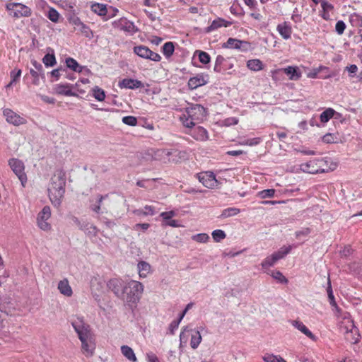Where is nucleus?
<instances>
[{"instance_id": "nucleus-1", "label": "nucleus", "mask_w": 362, "mask_h": 362, "mask_svg": "<svg viewBox=\"0 0 362 362\" xmlns=\"http://www.w3.org/2000/svg\"><path fill=\"white\" fill-rule=\"evenodd\" d=\"M71 324L81 342L82 353L87 357L92 356L95 350V341L90 326L81 319L74 320Z\"/></svg>"}, {"instance_id": "nucleus-2", "label": "nucleus", "mask_w": 362, "mask_h": 362, "mask_svg": "<svg viewBox=\"0 0 362 362\" xmlns=\"http://www.w3.org/2000/svg\"><path fill=\"white\" fill-rule=\"evenodd\" d=\"M66 179L62 171H58L52 177L48 185V197L54 206H59L65 193Z\"/></svg>"}, {"instance_id": "nucleus-3", "label": "nucleus", "mask_w": 362, "mask_h": 362, "mask_svg": "<svg viewBox=\"0 0 362 362\" xmlns=\"http://www.w3.org/2000/svg\"><path fill=\"white\" fill-rule=\"evenodd\" d=\"M339 320V329L345 337L351 343L356 344L358 341V329L355 326L350 314L341 310V313H336Z\"/></svg>"}, {"instance_id": "nucleus-4", "label": "nucleus", "mask_w": 362, "mask_h": 362, "mask_svg": "<svg viewBox=\"0 0 362 362\" xmlns=\"http://www.w3.org/2000/svg\"><path fill=\"white\" fill-rule=\"evenodd\" d=\"M206 116V109L201 105H192L180 117V120L185 127H192L202 122Z\"/></svg>"}, {"instance_id": "nucleus-5", "label": "nucleus", "mask_w": 362, "mask_h": 362, "mask_svg": "<svg viewBox=\"0 0 362 362\" xmlns=\"http://www.w3.org/2000/svg\"><path fill=\"white\" fill-rule=\"evenodd\" d=\"M144 289V285L141 282L130 280L125 284L122 293L128 303H136L141 298Z\"/></svg>"}, {"instance_id": "nucleus-6", "label": "nucleus", "mask_w": 362, "mask_h": 362, "mask_svg": "<svg viewBox=\"0 0 362 362\" xmlns=\"http://www.w3.org/2000/svg\"><path fill=\"white\" fill-rule=\"evenodd\" d=\"M300 169L307 173L316 174L327 171V160L325 158H315L300 164Z\"/></svg>"}, {"instance_id": "nucleus-7", "label": "nucleus", "mask_w": 362, "mask_h": 362, "mask_svg": "<svg viewBox=\"0 0 362 362\" xmlns=\"http://www.w3.org/2000/svg\"><path fill=\"white\" fill-rule=\"evenodd\" d=\"M6 8L8 12V15L16 19L23 17H29L32 14L30 8L21 3H8L6 5Z\"/></svg>"}, {"instance_id": "nucleus-8", "label": "nucleus", "mask_w": 362, "mask_h": 362, "mask_svg": "<svg viewBox=\"0 0 362 362\" xmlns=\"http://www.w3.org/2000/svg\"><path fill=\"white\" fill-rule=\"evenodd\" d=\"M189 336L191 337L190 346L193 349H196L202 341V338L201 334L198 330H193L185 327L180 334V342L186 344Z\"/></svg>"}, {"instance_id": "nucleus-9", "label": "nucleus", "mask_w": 362, "mask_h": 362, "mask_svg": "<svg viewBox=\"0 0 362 362\" xmlns=\"http://www.w3.org/2000/svg\"><path fill=\"white\" fill-rule=\"evenodd\" d=\"M291 247H282L279 251L274 252L270 256L267 257L261 263L262 267L267 270L271 267H273L278 260L284 258L287 254L290 252Z\"/></svg>"}, {"instance_id": "nucleus-10", "label": "nucleus", "mask_w": 362, "mask_h": 362, "mask_svg": "<svg viewBox=\"0 0 362 362\" xmlns=\"http://www.w3.org/2000/svg\"><path fill=\"white\" fill-rule=\"evenodd\" d=\"M8 165L15 175L18 177L23 187L27 183V175L25 173L24 163L17 158H11L8 160Z\"/></svg>"}, {"instance_id": "nucleus-11", "label": "nucleus", "mask_w": 362, "mask_h": 362, "mask_svg": "<svg viewBox=\"0 0 362 362\" xmlns=\"http://www.w3.org/2000/svg\"><path fill=\"white\" fill-rule=\"evenodd\" d=\"M134 53L141 58L153 62H160L161 59V57L158 53L151 51L148 47L144 45L135 46L134 47Z\"/></svg>"}, {"instance_id": "nucleus-12", "label": "nucleus", "mask_w": 362, "mask_h": 362, "mask_svg": "<svg viewBox=\"0 0 362 362\" xmlns=\"http://www.w3.org/2000/svg\"><path fill=\"white\" fill-rule=\"evenodd\" d=\"M112 26L116 29L123 30L132 35L136 33L138 31V28L136 27L134 23L126 18H121L117 21H113Z\"/></svg>"}, {"instance_id": "nucleus-13", "label": "nucleus", "mask_w": 362, "mask_h": 362, "mask_svg": "<svg viewBox=\"0 0 362 362\" xmlns=\"http://www.w3.org/2000/svg\"><path fill=\"white\" fill-rule=\"evenodd\" d=\"M186 134L190 135L196 141H206L209 139V136L207 130L201 126H194L192 127H186Z\"/></svg>"}, {"instance_id": "nucleus-14", "label": "nucleus", "mask_w": 362, "mask_h": 362, "mask_svg": "<svg viewBox=\"0 0 362 362\" xmlns=\"http://www.w3.org/2000/svg\"><path fill=\"white\" fill-rule=\"evenodd\" d=\"M51 216V209L48 206L42 208L37 217V226L43 230H49L51 228L50 224L47 222Z\"/></svg>"}, {"instance_id": "nucleus-15", "label": "nucleus", "mask_w": 362, "mask_h": 362, "mask_svg": "<svg viewBox=\"0 0 362 362\" xmlns=\"http://www.w3.org/2000/svg\"><path fill=\"white\" fill-rule=\"evenodd\" d=\"M178 153L177 150L158 149L154 151L153 158L163 163L175 162V159L172 158L171 156H177Z\"/></svg>"}, {"instance_id": "nucleus-16", "label": "nucleus", "mask_w": 362, "mask_h": 362, "mask_svg": "<svg viewBox=\"0 0 362 362\" xmlns=\"http://www.w3.org/2000/svg\"><path fill=\"white\" fill-rule=\"evenodd\" d=\"M199 181L206 187L213 189L218 185V181L212 172H202L197 175Z\"/></svg>"}, {"instance_id": "nucleus-17", "label": "nucleus", "mask_w": 362, "mask_h": 362, "mask_svg": "<svg viewBox=\"0 0 362 362\" xmlns=\"http://www.w3.org/2000/svg\"><path fill=\"white\" fill-rule=\"evenodd\" d=\"M209 81V76L207 74L199 73L194 76L191 77L188 82L187 86L189 89L194 90L199 87L207 84Z\"/></svg>"}, {"instance_id": "nucleus-18", "label": "nucleus", "mask_w": 362, "mask_h": 362, "mask_svg": "<svg viewBox=\"0 0 362 362\" xmlns=\"http://www.w3.org/2000/svg\"><path fill=\"white\" fill-rule=\"evenodd\" d=\"M3 114L6 118V122L15 126L25 124L27 122V120L24 117H21L20 115L13 112L11 109H5L3 112Z\"/></svg>"}, {"instance_id": "nucleus-19", "label": "nucleus", "mask_w": 362, "mask_h": 362, "mask_svg": "<svg viewBox=\"0 0 362 362\" xmlns=\"http://www.w3.org/2000/svg\"><path fill=\"white\" fill-rule=\"evenodd\" d=\"M69 21L74 26V29L79 30L85 37L88 38L93 37V33L90 27L84 24L78 17H73Z\"/></svg>"}, {"instance_id": "nucleus-20", "label": "nucleus", "mask_w": 362, "mask_h": 362, "mask_svg": "<svg viewBox=\"0 0 362 362\" xmlns=\"http://www.w3.org/2000/svg\"><path fill=\"white\" fill-rule=\"evenodd\" d=\"M233 67V64L224 58L222 55H218L216 58L214 71L221 73Z\"/></svg>"}, {"instance_id": "nucleus-21", "label": "nucleus", "mask_w": 362, "mask_h": 362, "mask_svg": "<svg viewBox=\"0 0 362 362\" xmlns=\"http://www.w3.org/2000/svg\"><path fill=\"white\" fill-rule=\"evenodd\" d=\"M329 68L325 66H320L317 68L313 69L311 71L307 74V77L310 78H320L322 79H327L332 76L328 74Z\"/></svg>"}, {"instance_id": "nucleus-22", "label": "nucleus", "mask_w": 362, "mask_h": 362, "mask_svg": "<svg viewBox=\"0 0 362 362\" xmlns=\"http://www.w3.org/2000/svg\"><path fill=\"white\" fill-rule=\"evenodd\" d=\"M107 286L116 296L123 295L122 292L125 284L122 279H112L107 282Z\"/></svg>"}, {"instance_id": "nucleus-23", "label": "nucleus", "mask_w": 362, "mask_h": 362, "mask_svg": "<svg viewBox=\"0 0 362 362\" xmlns=\"http://www.w3.org/2000/svg\"><path fill=\"white\" fill-rule=\"evenodd\" d=\"M279 71H282L288 76V79L291 81H297L302 76V73L298 66H288L281 69L276 70L274 72H278Z\"/></svg>"}, {"instance_id": "nucleus-24", "label": "nucleus", "mask_w": 362, "mask_h": 362, "mask_svg": "<svg viewBox=\"0 0 362 362\" xmlns=\"http://www.w3.org/2000/svg\"><path fill=\"white\" fill-rule=\"evenodd\" d=\"M248 42L246 41H243L238 40L236 38L230 37L228 40L223 45V48H229V49H236L240 50H247V48L245 47L244 45H247Z\"/></svg>"}, {"instance_id": "nucleus-25", "label": "nucleus", "mask_w": 362, "mask_h": 362, "mask_svg": "<svg viewBox=\"0 0 362 362\" xmlns=\"http://www.w3.org/2000/svg\"><path fill=\"white\" fill-rule=\"evenodd\" d=\"M72 86L69 83H59L57 84L54 87V91L58 95L65 96H78L77 93L72 91Z\"/></svg>"}, {"instance_id": "nucleus-26", "label": "nucleus", "mask_w": 362, "mask_h": 362, "mask_svg": "<svg viewBox=\"0 0 362 362\" xmlns=\"http://www.w3.org/2000/svg\"><path fill=\"white\" fill-rule=\"evenodd\" d=\"M90 8L93 13L98 14L100 16H102L103 19L104 21H107L111 17H112L115 15V13H113L111 16H107V6L103 4L94 3L91 5Z\"/></svg>"}, {"instance_id": "nucleus-27", "label": "nucleus", "mask_w": 362, "mask_h": 362, "mask_svg": "<svg viewBox=\"0 0 362 362\" xmlns=\"http://www.w3.org/2000/svg\"><path fill=\"white\" fill-rule=\"evenodd\" d=\"M176 215L175 212L174 211H169L165 212H162L160 214V216L163 219V225L164 226H169L171 227H180L181 225L178 223V221L176 220L172 219L173 216Z\"/></svg>"}, {"instance_id": "nucleus-28", "label": "nucleus", "mask_w": 362, "mask_h": 362, "mask_svg": "<svg viewBox=\"0 0 362 362\" xmlns=\"http://www.w3.org/2000/svg\"><path fill=\"white\" fill-rule=\"evenodd\" d=\"M231 25V23L229 21H226L223 18H217L215 20H214L211 25L206 28L205 31L206 33H211L214 30H218V28H221L222 27L227 28Z\"/></svg>"}, {"instance_id": "nucleus-29", "label": "nucleus", "mask_w": 362, "mask_h": 362, "mask_svg": "<svg viewBox=\"0 0 362 362\" xmlns=\"http://www.w3.org/2000/svg\"><path fill=\"white\" fill-rule=\"evenodd\" d=\"M320 5L322 8L320 16L325 21L330 20L331 16L334 12V6L327 0L322 1Z\"/></svg>"}, {"instance_id": "nucleus-30", "label": "nucleus", "mask_w": 362, "mask_h": 362, "mask_svg": "<svg viewBox=\"0 0 362 362\" xmlns=\"http://www.w3.org/2000/svg\"><path fill=\"white\" fill-rule=\"evenodd\" d=\"M119 86L121 88L136 89L143 87V83L141 81L132 78H124L119 83Z\"/></svg>"}, {"instance_id": "nucleus-31", "label": "nucleus", "mask_w": 362, "mask_h": 362, "mask_svg": "<svg viewBox=\"0 0 362 362\" xmlns=\"http://www.w3.org/2000/svg\"><path fill=\"white\" fill-rule=\"evenodd\" d=\"M291 325L313 341L317 340V337L301 321L293 320L291 321Z\"/></svg>"}, {"instance_id": "nucleus-32", "label": "nucleus", "mask_w": 362, "mask_h": 362, "mask_svg": "<svg viewBox=\"0 0 362 362\" xmlns=\"http://www.w3.org/2000/svg\"><path fill=\"white\" fill-rule=\"evenodd\" d=\"M276 30L279 35L284 39L288 40L291 38L292 33V28L288 22H284L277 25Z\"/></svg>"}, {"instance_id": "nucleus-33", "label": "nucleus", "mask_w": 362, "mask_h": 362, "mask_svg": "<svg viewBox=\"0 0 362 362\" xmlns=\"http://www.w3.org/2000/svg\"><path fill=\"white\" fill-rule=\"evenodd\" d=\"M60 293L62 295L66 296V297H71L73 294V291L69 285V281L67 279H64L63 280H61L58 283L57 286Z\"/></svg>"}, {"instance_id": "nucleus-34", "label": "nucleus", "mask_w": 362, "mask_h": 362, "mask_svg": "<svg viewBox=\"0 0 362 362\" xmlns=\"http://www.w3.org/2000/svg\"><path fill=\"white\" fill-rule=\"evenodd\" d=\"M349 22L354 27L358 28V33L362 37V16L358 13H352L349 16Z\"/></svg>"}, {"instance_id": "nucleus-35", "label": "nucleus", "mask_w": 362, "mask_h": 362, "mask_svg": "<svg viewBox=\"0 0 362 362\" xmlns=\"http://www.w3.org/2000/svg\"><path fill=\"white\" fill-rule=\"evenodd\" d=\"M137 268L140 278H146L151 271V265L145 261H140L137 264Z\"/></svg>"}, {"instance_id": "nucleus-36", "label": "nucleus", "mask_w": 362, "mask_h": 362, "mask_svg": "<svg viewBox=\"0 0 362 362\" xmlns=\"http://www.w3.org/2000/svg\"><path fill=\"white\" fill-rule=\"evenodd\" d=\"M247 67L253 71H259L264 69V64L260 59H254L247 62Z\"/></svg>"}, {"instance_id": "nucleus-37", "label": "nucleus", "mask_w": 362, "mask_h": 362, "mask_svg": "<svg viewBox=\"0 0 362 362\" xmlns=\"http://www.w3.org/2000/svg\"><path fill=\"white\" fill-rule=\"evenodd\" d=\"M122 354L130 361L136 362L137 358L133 351V349L127 345H123L121 346Z\"/></svg>"}, {"instance_id": "nucleus-38", "label": "nucleus", "mask_w": 362, "mask_h": 362, "mask_svg": "<svg viewBox=\"0 0 362 362\" xmlns=\"http://www.w3.org/2000/svg\"><path fill=\"white\" fill-rule=\"evenodd\" d=\"M66 65L72 71L78 73L82 72L83 69V67L81 66L76 59L71 57L66 59Z\"/></svg>"}, {"instance_id": "nucleus-39", "label": "nucleus", "mask_w": 362, "mask_h": 362, "mask_svg": "<svg viewBox=\"0 0 362 362\" xmlns=\"http://www.w3.org/2000/svg\"><path fill=\"white\" fill-rule=\"evenodd\" d=\"M328 284H329V286L327 289V292L328 298L329 300V303L334 308L335 313H341V310L338 307V305L335 301L334 296L332 293V286H331V284H330L329 281H328Z\"/></svg>"}, {"instance_id": "nucleus-40", "label": "nucleus", "mask_w": 362, "mask_h": 362, "mask_svg": "<svg viewBox=\"0 0 362 362\" xmlns=\"http://www.w3.org/2000/svg\"><path fill=\"white\" fill-rule=\"evenodd\" d=\"M336 111L332 108H327L325 111H323L320 115V119L322 123L327 122L330 119H332Z\"/></svg>"}, {"instance_id": "nucleus-41", "label": "nucleus", "mask_w": 362, "mask_h": 362, "mask_svg": "<svg viewBox=\"0 0 362 362\" xmlns=\"http://www.w3.org/2000/svg\"><path fill=\"white\" fill-rule=\"evenodd\" d=\"M175 51V46L172 42H165L162 47V52L164 56L168 59L170 58Z\"/></svg>"}, {"instance_id": "nucleus-42", "label": "nucleus", "mask_w": 362, "mask_h": 362, "mask_svg": "<svg viewBox=\"0 0 362 362\" xmlns=\"http://www.w3.org/2000/svg\"><path fill=\"white\" fill-rule=\"evenodd\" d=\"M42 62L47 67L54 66L57 64L54 54H46L42 58Z\"/></svg>"}, {"instance_id": "nucleus-43", "label": "nucleus", "mask_w": 362, "mask_h": 362, "mask_svg": "<svg viewBox=\"0 0 362 362\" xmlns=\"http://www.w3.org/2000/svg\"><path fill=\"white\" fill-rule=\"evenodd\" d=\"M194 55H197L198 56L199 62L202 64H207L211 61L210 55L207 52H206L204 51L197 50L194 52Z\"/></svg>"}, {"instance_id": "nucleus-44", "label": "nucleus", "mask_w": 362, "mask_h": 362, "mask_svg": "<svg viewBox=\"0 0 362 362\" xmlns=\"http://www.w3.org/2000/svg\"><path fill=\"white\" fill-rule=\"evenodd\" d=\"M93 96L95 98V100L98 101L102 102L105 98V91L99 88L98 86H95L92 89Z\"/></svg>"}, {"instance_id": "nucleus-45", "label": "nucleus", "mask_w": 362, "mask_h": 362, "mask_svg": "<svg viewBox=\"0 0 362 362\" xmlns=\"http://www.w3.org/2000/svg\"><path fill=\"white\" fill-rule=\"evenodd\" d=\"M239 213H240V209L238 208H235V207L227 208L222 211L221 216L222 218H228V217L235 216V215L238 214Z\"/></svg>"}, {"instance_id": "nucleus-46", "label": "nucleus", "mask_w": 362, "mask_h": 362, "mask_svg": "<svg viewBox=\"0 0 362 362\" xmlns=\"http://www.w3.org/2000/svg\"><path fill=\"white\" fill-rule=\"evenodd\" d=\"M268 274H270L274 279L277 280L279 282L282 284H287L288 279L283 275V274L279 271H274L269 273L266 272Z\"/></svg>"}, {"instance_id": "nucleus-47", "label": "nucleus", "mask_w": 362, "mask_h": 362, "mask_svg": "<svg viewBox=\"0 0 362 362\" xmlns=\"http://www.w3.org/2000/svg\"><path fill=\"white\" fill-rule=\"evenodd\" d=\"M211 235L214 240L216 243L221 241L226 237L225 232L220 229L214 230L211 233Z\"/></svg>"}, {"instance_id": "nucleus-48", "label": "nucleus", "mask_w": 362, "mask_h": 362, "mask_svg": "<svg viewBox=\"0 0 362 362\" xmlns=\"http://www.w3.org/2000/svg\"><path fill=\"white\" fill-rule=\"evenodd\" d=\"M30 74L33 78V83L35 86L40 84V77H45L44 72L35 71V69H33L30 70Z\"/></svg>"}, {"instance_id": "nucleus-49", "label": "nucleus", "mask_w": 362, "mask_h": 362, "mask_svg": "<svg viewBox=\"0 0 362 362\" xmlns=\"http://www.w3.org/2000/svg\"><path fill=\"white\" fill-rule=\"evenodd\" d=\"M192 240L197 243H205L209 240V236L206 233H199L192 237Z\"/></svg>"}, {"instance_id": "nucleus-50", "label": "nucleus", "mask_w": 362, "mask_h": 362, "mask_svg": "<svg viewBox=\"0 0 362 362\" xmlns=\"http://www.w3.org/2000/svg\"><path fill=\"white\" fill-rule=\"evenodd\" d=\"M47 17L51 21L57 23L59 18V13L54 8H50L48 11Z\"/></svg>"}, {"instance_id": "nucleus-51", "label": "nucleus", "mask_w": 362, "mask_h": 362, "mask_svg": "<svg viewBox=\"0 0 362 362\" xmlns=\"http://www.w3.org/2000/svg\"><path fill=\"white\" fill-rule=\"evenodd\" d=\"M182 320V318H180V316L177 320H175L170 322V324L169 325V327H168L169 332L170 334H174L175 331L178 328L179 325Z\"/></svg>"}, {"instance_id": "nucleus-52", "label": "nucleus", "mask_w": 362, "mask_h": 362, "mask_svg": "<svg viewBox=\"0 0 362 362\" xmlns=\"http://www.w3.org/2000/svg\"><path fill=\"white\" fill-rule=\"evenodd\" d=\"M122 122L134 127L137 124V119L134 116H125L122 118Z\"/></svg>"}, {"instance_id": "nucleus-53", "label": "nucleus", "mask_w": 362, "mask_h": 362, "mask_svg": "<svg viewBox=\"0 0 362 362\" xmlns=\"http://www.w3.org/2000/svg\"><path fill=\"white\" fill-rule=\"evenodd\" d=\"M346 29V24L343 21H338L335 25V30L338 35H342Z\"/></svg>"}, {"instance_id": "nucleus-54", "label": "nucleus", "mask_w": 362, "mask_h": 362, "mask_svg": "<svg viewBox=\"0 0 362 362\" xmlns=\"http://www.w3.org/2000/svg\"><path fill=\"white\" fill-rule=\"evenodd\" d=\"M275 194L274 189H264L259 192V195L262 198L273 197Z\"/></svg>"}, {"instance_id": "nucleus-55", "label": "nucleus", "mask_w": 362, "mask_h": 362, "mask_svg": "<svg viewBox=\"0 0 362 362\" xmlns=\"http://www.w3.org/2000/svg\"><path fill=\"white\" fill-rule=\"evenodd\" d=\"M21 76V69H14L11 72V81L10 85L13 83L16 82L19 79Z\"/></svg>"}, {"instance_id": "nucleus-56", "label": "nucleus", "mask_w": 362, "mask_h": 362, "mask_svg": "<svg viewBox=\"0 0 362 362\" xmlns=\"http://www.w3.org/2000/svg\"><path fill=\"white\" fill-rule=\"evenodd\" d=\"M260 142L259 138H252L250 139L245 140L244 141L241 142V145H246V146H255L257 145Z\"/></svg>"}, {"instance_id": "nucleus-57", "label": "nucleus", "mask_w": 362, "mask_h": 362, "mask_svg": "<svg viewBox=\"0 0 362 362\" xmlns=\"http://www.w3.org/2000/svg\"><path fill=\"white\" fill-rule=\"evenodd\" d=\"M263 358L265 362H280V360L282 359V358L273 354H266Z\"/></svg>"}, {"instance_id": "nucleus-58", "label": "nucleus", "mask_w": 362, "mask_h": 362, "mask_svg": "<svg viewBox=\"0 0 362 362\" xmlns=\"http://www.w3.org/2000/svg\"><path fill=\"white\" fill-rule=\"evenodd\" d=\"M142 214L144 215V216H148V215H154L156 214V209L154 206H148V205H146L144 206V209H143V211H142Z\"/></svg>"}, {"instance_id": "nucleus-59", "label": "nucleus", "mask_w": 362, "mask_h": 362, "mask_svg": "<svg viewBox=\"0 0 362 362\" xmlns=\"http://www.w3.org/2000/svg\"><path fill=\"white\" fill-rule=\"evenodd\" d=\"M335 139H336V136L333 134H330V133L326 134L322 137L323 142L327 143V144H332L335 141Z\"/></svg>"}, {"instance_id": "nucleus-60", "label": "nucleus", "mask_w": 362, "mask_h": 362, "mask_svg": "<svg viewBox=\"0 0 362 362\" xmlns=\"http://www.w3.org/2000/svg\"><path fill=\"white\" fill-rule=\"evenodd\" d=\"M146 358L148 362H160L157 356L151 351L146 353Z\"/></svg>"}, {"instance_id": "nucleus-61", "label": "nucleus", "mask_w": 362, "mask_h": 362, "mask_svg": "<svg viewBox=\"0 0 362 362\" xmlns=\"http://www.w3.org/2000/svg\"><path fill=\"white\" fill-rule=\"evenodd\" d=\"M244 3L251 9H256L257 6V1L256 0H243Z\"/></svg>"}, {"instance_id": "nucleus-62", "label": "nucleus", "mask_w": 362, "mask_h": 362, "mask_svg": "<svg viewBox=\"0 0 362 362\" xmlns=\"http://www.w3.org/2000/svg\"><path fill=\"white\" fill-rule=\"evenodd\" d=\"M40 98L42 101L48 104H54L55 99L54 98H51L45 95H40Z\"/></svg>"}, {"instance_id": "nucleus-63", "label": "nucleus", "mask_w": 362, "mask_h": 362, "mask_svg": "<svg viewBox=\"0 0 362 362\" xmlns=\"http://www.w3.org/2000/svg\"><path fill=\"white\" fill-rule=\"evenodd\" d=\"M31 64L35 69V71L44 72L42 65L36 60H32Z\"/></svg>"}, {"instance_id": "nucleus-64", "label": "nucleus", "mask_w": 362, "mask_h": 362, "mask_svg": "<svg viewBox=\"0 0 362 362\" xmlns=\"http://www.w3.org/2000/svg\"><path fill=\"white\" fill-rule=\"evenodd\" d=\"M224 122L227 126L235 125L238 123V119L236 117H230L225 119Z\"/></svg>"}]
</instances>
